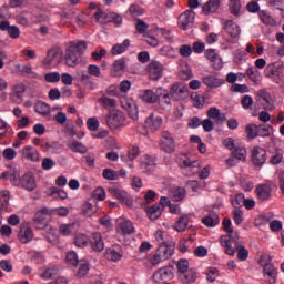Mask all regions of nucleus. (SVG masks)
I'll return each instance as SVG.
<instances>
[{
  "label": "nucleus",
  "mask_w": 284,
  "mask_h": 284,
  "mask_svg": "<svg viewBox=\"0 0 284 284\" xmlns=\"http://www.w3.org/2000/svg\"><path fill=\"white\" fill-rule=\"evenodd\" d=\"M85 50H88V44L83 40H78L72 42V53L75 59L73 63H79L81 61V55L84 54Z\"/></svg>",
  "instance_id": "412c9836"
},
{
  "label": "nucleus",
  "mask_w": 284,
  "mask_h": 284,
  "mask_svg": "<svg viewBox=\"0 0 284 284\" xmlns=\"http://www.w3.org/2000/svg\"><path fill=\"white\" fill-rule=\"evenodd\" d=\"M24 92H26V84L23 82H19L14 84L12 88V94L14 97H18V99H21Z\"/></svg>",
  "instance_id": "864d4df0"
},
{
  "label": "nucleus",
  "mask_w": 284,
  "mask_h": 284,
  "mask_svg": "<svg viewBox=\"0 0 284 284\" xmlns=\"http://www.w3.org/2000/svg\"><path fill=\"white\" fill-rule=\"evenodd\" d=\"M170 91L161 87L156 88L155 103H159L161 110H171L172 98H170Z\"/></svg>",
  "instance_id": "1a4fd4ad"
},
{
  "label": "nucleus",
  "mask_w": 284,
  "mask_h": 284,
  "mask_svg": "<svg viewBox=\"0 0 284 284\" xmlns=\"http://www.w3.org/2000/svg\"><path fill=\"white\" fill-rule=\"evenodd\" d=\"M162 125H163V118L154 113L149 115L144 122L145 130H149L150 132H156L158 130H161Z\"/></svg>",
  "instance_id": "a211bd4d"
},
{
  "label": "nucleus",
  "mask_w": 284,
  "mask_h": 284,
  "mask_svg": "<svg viewBox=\"0 0 284 284\" xmlns=\"http://www.w3.org/2000/svg\"><path fill=\"white\" fill-rule=\"evenodd\" d=\"M173 201L179 202L185 199V190L183 187H175L171 191Z\"/></svg>",
  "instance_id": "8fccbe9b"
},
{
  "label": "nucleus",
  "mask_w": 284,
  "mask_h": 284,
  "mask_svg": "<svg viewBox=\"0 0 284 284\" xmlns=\"http://www.w3.org/2000/svg\"><path fill=\"white\" fill-rule=\"evenodd\" d=\"M272 125H265V124H261L257 125V136H270V134H272Z\"/></svg>",
  "instance_id": "13d9d810"
},
{
  "label": "nucleus",
  "mask_w": 284,
  "mask_h": 284,
  "mask_svg": "<svg viewBox=\"0 0 284 284\" xmlns=\"http://www.w3.org/2000/svg\"><path fill=\"white\" fill-rule=\"evenodd\" d=\"M22 77H28V79H39V73L32 70V65H23L21 70Z\"/></svg>",
  "instance_id": "de8ad7c7"
},
{
  "label": "nucleus",
  "mask_w": 284,
  "mask_h": 284,
  "mask_svg": "<svg viewBox=\"0 0 284 284\" xmlns=\"http://www.w3.org/2000/svg\"><path fill=\"white\" fill-rule=\"evenodd\" d=\"M109 194L111 196H114V199H118L120 203H123V205H126V207H132L134 205V199H132V195H130L124 190H121L116 186H111L108 189Z\"/></svg>",
  "instance_id": "6e6552de"
},
{
  "label": "nucleus",
  "mask_w": 284,
  "mask_h": 284,
  "mask_svg": "<svg viewBox=\"0 0 284 284\" xmlns=\"http://www.w3.org/2000/svg\"><path fill=\"white\" fill-rule=\"evenodd\" d=\"M32 239H34V231H32V226H30L28 223L21 224L18 233V240L22 243V245H26L30 243Z\"/></svg>",
  "instance_id": "f3484780"
},
{
  "label": "nucleus",
  "mask_w": 284,
  "mask_h": 284,
  "mask_svg": "<svg viewBox=\"0 0 284 284\" xmlns=\"http://www.w3.org/2000/svg\"><path fill=\"white\" fill-rule=\"evenodd\" d=\"M224 30L230 34V37H232V39H236V37L241 34V28L232 20H227L224 23Z\"/></svg>",
  "instance_id": "72a5a7b5"
},
{
  "label": "nucleus",
  "mask_w": 284,
  "mask_h": 284,
  "mask_svg": "<svg viewBox=\"0 0 284 284\" xmlns=\"http://www.w3.org/2000/svg\"><path fill=\"white\" fill-rule=\"evenodd\" d=\"M89 245L93 250V252H103V250H105V243L103 242L101 233H93L91 239L89 240Z\"/></svg>",
  "instance_id": "b1692460"
},
{
  "label": "nucleus",
  "mask_w": 284,
  "mask_h": 284,
  "mask_svg": "<svg viewBox=\"0 0 284 284\" xmlns=\"http://www.w3.org/2000/svg\"><path fill=\"white\" fill-rule=\"evenodd\" d=\"M220 7H221L220 0H209L206 3L203 4L202 12L203 14L207 16L212 12H216V10H219Z\"/></svg>",
  "instance_id": "c9c22d12"
},
{
  "label": "nucleus",
  "mask_w": 284,
  "mask_h": 284,
  "mask_svg": "<svg viewBox=\"0 0 284 284\" xmlns=\"http://www.w3.org/2000/svg\"><path fill=\"white\" fill-rule=\"evenodd\" d=\"M163 70L164 67L159 61H151L148 65V72L151 81H159L160 79H163Z\"/></svg>",
  "instance_id": "4468645a"
},
{
  "label": "nucleus",
  "mask_w": 284,
  "mask_h": 284,
  "mask_svg": "<svg viewBox=\"0 0 284 284\" xmlns=\"http://www.w3.org/2000/svg\"><path fill=\"white\" fill-rule=\"evenodd\" d=\"M246 77L254 83V85H258L261 81L263 80V75H261V71L256 69L255 67H250L245 71Z\"/></svg>",
  "instance_id": "473e14b6"
},
{
  "label": "nucleus",
  "mask_w": 284,
  "mask_h": 284,
  "mask_svg": "<svg viewBox=\"0 0 284 284\" xmlns=\"http://www.w3.org/2000/svg\"><path fill=\"white\" fill-rule=\"evenodd\" d=\"M258 201H270L272 199V186L268 184H260L255 189Z\"/></svg>",
  "instance_id": "393cba45"
},
{
  "label": "nucleus",
  "mask_w": 284,
  "mask_h": 284,
  "mask_svg": "<svg viewBox=\"0 0 284 284\" xmlns=\"http://www.w3.org/2000/svg\"><path fill=\"white\" fill-rule=\"evenodd\" d=\"M189 219L187 215L181 216L175 223L176 232H185L187 230Z\"/></svg>",
  "instance_id": "3c124183"
},
{
  "label": "nucleus",
  "mask_w": 284,
  "mask_h": 284,
  "mask_svg": "<svg viewBox=\"0 0 284 284\" xmlns=\"http://www.w3.org/2000/svg\"><path fill=\"white\" fill-rule=\"evenodd\" d=\"M180 278L183 284L196 283V280L199 278V271L195 268H190L184 274H181Z\"/></svg>",
  "instance_id": "2f4dec72"
},
{
  "label": "nucleus",
  "mask_w": 284,
  "mask_h": 284,
  "mask_svg": "<svg viewBox=\"0 0 284 284\" xmlns=\"http://www.w3.org/2000/svg\"><path fill=\"white\" fill-rule=\"evenodd\" d=\"M271 262L272 257L270 255H262L260 257V265H262L263 267V274L266 283L274 284L276 283V276L278 274V271L275 266H273Z\"/></svg>",
  "instance_id": "f257e3e1"
},
{
  "label": "nucleus",
  "mask_w": 284,
  "mask_h": 284,
  "mask_svg": "<svg viewBox=\"0 0 284 284\" xmlns=\"http://www.w3.org/2000/svg\"><path fill=\"white\" fill-rule=\"evenodd\" d=\"M235 252H237V258L239 261H247L248 256H250V251H247V248H245V246L243 245H239L235 248Z\"/></svg>",
  "instance_id": "5fc2aeb1"
},
{
  "label": "nucleus",
  "mask_w": 284,
  "mask_h": 284,
  "mask_svg": "<svg viewBox=\"0 0 284 284\" xmlns=\"http://www.w3.org/2000/svg\"><path fill=\"white\" fill-rule=\"evenodd\" d=\"M113 74L114 77H121L125 72V58H120L113 62Z\"/></svg>",
  "instance_id": "ea45409f"
},
{
  "label": "nucleus",
  "mask_w": 284,
  "mask_h": 284,
  "mask_svg": "<svg viewBox=\"0 0 284 284\" xmlns=\"http://www.w3.org/2000/svg\"><path fill=\"white\" fill-rule=\"evenodd\" d=\"M185 92H187V87H185L183 84H179V83L173 84L170 90V94H171L172 99H174L175 101H181V99H183V94H185Z\"/></svg>",
  "instance_id": "7c9ffc66"
},
{
  "label": "nucleus",
  "mask_w": 284,
  "mask_h": 284,
  "mask_svg": "<svg viewBox=\"0 0 284 284\" xmlns=\"http://www.w3.org/2000/svg\"><path fill=\"white\" fill-rule=\"evenodd\" d=\"M2 156L6 161H14L17 159V151L13 148H6L2 151Z\"/></svg>",
  "instance_id": "bf43d9fd"
},
{
  "label": "nucleus",
  "mask_w": 284,
  "mask_h": 284,
  "mask_svg": "<svg viewBox=\"0 0 284 284\" xmlns=\"http://www.w3.org/2000/svg\"><path fill=\"white\" fill-rule=\"evenodd\" d=\"M176 161L181 170H187V168H190L191 170L201 168V163H199V161L196 160H190L187 154H181Z\"/></svg>",
  "instance_id": "4be33fe9"
},
{
  "label": "nucleus",
  "mask_w": 284,
  "mask_h": 284,
  "mask_svg": "<svg viewBox=\"0 0 284 284\" xmlns=\"http://www.w3.org/2000/svg\"><path fill=\"white\" fill-rule=\"evenodd\" d=\"M202 223L205 227H216V225L221 223V217L219 216V213L211 211L202 219Z\"/></svg>",
  "instance_id": "bb28decb"
},
{
  "label": "nucleus",
  "mask_w": 284,
  "mask_h": 284,
  "mask_svg": "<svg viewBox=\"0 0 284 284\" xmlns=\"http://www.w3.org/2000/svg\"><path fill=\"white\" fill-rule=\"evenodd\" d=\"M130 43V39H125L122 43L114 44L111 48V54H113V57H119V54H123V52L128 50Z\"/></svg>",
  "instance_id": "4c0bfd02"
},
{
  "label": "nucleus",
  "mask_w": 284,
  "mask_h": 284,
  "mask_svg": "<svg viewBox=\"0 0 284 284\" xmlns=\"http://www.w3.org/2000/svg\"><path fill=\"white\" fill-rule=\"evenodd\" d=\"M141 153V150L139 146H132L126 154L120 155L121 161H124V163H128V161H134Z\"/></svg>",
  "instance_id": "58836bf2"
},
{
  "label": "nucleus",
  "mask_w": 284,
  "mask_h": 284,
  "mask_svg": "<svg viewBox=\"0 0 284 284\" xmlns=\"http://www.w3.org/2000/svg\"><path fill=\"white\" fill-rule=\"evenodd\" d=\"M74 245L77 247H88L90 245V239L85 234H78L74 237Z\"/></svg>",
  "instance_id": "a18cd8bd"
},
{
  "label": "nucleus",
  "mask_w": 284,
  "mask_h": 284,
  "mask_svg": "<svg viewBox=\"0 0 284 284\" xmlns=\"http://www.w3.org/2000/svg\"><path fill=\"white\" fill-rule=\"evenodd\" d=\"M47 240L49 241V243H59V235H57V230L53 229L52 226L48 227Z\"/></svg>",
  "instance_id": "e2e57ef3"
},
{
  "label": "nucleus",
  "mask_w": 284,
  "mask_h": 284,
  "mask_svg": "<svg viewBox=\"0 0 284 284\" xmlns=\"http://www.w3.org/2000/svg\"><path fill=\"white\" fill-rule=\"evenodd\" d=\"M105 123L110 130H119L125 125V114L119 110H112L106 115Z\"/></svg>",
  "instance_id": "423d86ee"
},
{
  "label": "nucleus",
  "mask_w": 284,
  "mask_h": 284,
  "mask_svg": "<svg viewBox=\"0 0 284 284\" xmlns=\"http://www.w3.org/2000/svg\"><path fill=\"white\" fill-rule=\"evenodd\" d=\"M232 156L233 158H229L226 160V163L229 165H236V162H234V159H236V161H245L247 156V150L243 146H235L232 151Z\"/></svg>",
  "instance_id": "5701e85b"
},
{
  "label": "nucleus",
  "mask_w": 284,
  "mask_h": 284,
  "mask_svg": "<svg viewBox=\"0 0 284 284\" xmlns=\"http://www.w3.org/2000/svg\"><path fill=\"white\" fill-rule=\"evenodd\" d=\"M94 19L98 23H101L102 26H108V23H113V26L123 24V16L116 12L105 13L101 11V9H97L94 13Z\"/></svg>",
  "instance_id": "f03ea898"
},
{
  "label": "nucleus",
  "mask_w": 284,
  "mask_h": 284,
  "mask_svg": "<svg viewBox=\"0 0 284 284\" xmlns=\"http://www.w3.org/2000/svg\"><path fill=\"white\" fill-rule=\"evenodd\" d=\"M138 97L144 103H156V89L155 92L150 89L140 90Z\"/></svg>",
  "instance_id": "c756f323"
},
{
  "label": "nucleus",
  "mask_w": 284,
  "mask_h": 284,
  "mask_svg": "<svg viewBox=\"0 0 284 284\" xmlns=\"http://www.w3.org/2000/svg\"><path fill=\"white\" fill-rule=\"evenodd\" d=\"M204 54L206 59L213 63L214 70H221V68H223V60L219 53H216V50L207 49Z\"/></svg>",
  "instance_id": "a878e982"
},
{
  "label": "nucleus",
  "mask_w": 284,
  "mask_h": 284,
  "mask_svg": "<svg viewBox=\"0 0 284 284\" xmlns=\"http://www.w3.org/2000/svg\"><path fill=\"white\" fill-rule=\"evenodd\" d=\"M244 204H245V194L237 193L234 200L232 201L233 207H235V210H239V207H243Z\"/></svg>",
  "instance_id": "052dcab7"
},
{
  "label": "nucleus",
  "mask_w": 284,
  "mask_h": 284,
  "mask_svg": "<svg viewBox=\"0 0 284 284\" xmlns=\"http://www.w3.org/2000/svg\"><path fill=\"white\" fill-rule=\"evenodd\" d=\"M161 149L163 152H166V154H172L176 151V142L174 141V138H172V133L164 132L162 134Z\"/></svg>",
  "instance_id": "2eb2a0df"
},
{
  "label": "nucleus",
  "mask_w": 284,
  "mask_h": 284,
  "mask_svg": "<svg viewBox=\"0 0 284 284\" xmlns=\"http://www.w3.org/2000/svg\"><path fill=\"white\" fill-rule=\"evenodd\" d=\"M34 110L38 114H41V116H48V114H50V105L44 102L36 103Z\"/></svg>",
  "instance_id": "49530a36"
},
{
  "label": "nucleus",
  "mask_w": 284,
  "mask_h": 284,
  "mask_svg": "<svg viewBox=\"0 0 284 284\" xmlns=\"http://www.w3.org/2000/svg\"><path fill=\"white\" fill-rule=\"evenodd\" d=\"M58 274H59V266L58 265H49L40 274V278H42V281H50V278H52V276H57Z\"/></svg>",
  "instance_id": "e433bc0d"
},
{
  "label": "nucleus",
  "mask_w": 284,
  "mask_h": 284,
  "mask_svg": "<svg viewBox=\"0 0 284 284\" xmlns=\"http://www.w3.org/2000/svg\"><path fill=\"white\" fill-rule=\"evenodd\" d=\"M0 210L2 212H10V191H0Z\"/></svg>",
  "instance_id": "f704fd0d"
},
{
  "label": "nucleus",
  "mask_w": 284,
  "mask_h": 284,
  "mask_svg": "<svg viewBox=\"0 0 284 284\" xmlns=\"http://www.w3.org/2000/svg\"><path fill=\"white\" fill-rule=\"evenodd\" d=\"M220 243L225 248V254H229V256H234L236 254V248L240 245L239 233L222 235L220 237Z\"/></svg>",
  "instance_id": "39448f33"
},
{
  "label": "nucleus",
  "mask_w": 284,
  "mask_h": 284,
  "mask_svg": "<svg viewBox=\"0 0 284 284\" xmlns=\"http://www.w3.org/2000/svg\"><path fill=\"white\" fill-rule=\"evenodd\" d=\"M195 17L196 13L192 10H186L184 13H182L178 19L180 30H190V28H193Z\"/></svg>",
  "instance_id": "9b49d317"
},
{
  "label": "nucleus",
  "mask_w": 284,
  "mask_h": 284,
  "mask_svg": "<svg viewBox=\"0 0 284 284\" xmlns=\"http://www.w3.org/2000/svg\"><path fill=\"white\" fill-rule=\"evenodd\" d=\"M20 187L27 190L28 192H33L37 190V180L34 179V174L32 172L24 173L20 179Z\"/></svg>",
  "instance_id": "6ab92c4d"
},
{
  "label": "nucleus",
  "mask_w": 284,
  "mask_h": 284,
  "mask_svg": "<svg viewBox=\"0 0 284 284\" xmlns=\"http://www.w3.org/2000/svg\"><path fill=\"white\" fill-rule=\"evenodd\" d=\"M104 257L112 263H119V261L123 258V247L119 244H114L105 248Z\"/></svg>",
  "instance_id": "ddd939ff"
},
{
  "label": "nucleus",
  "mask_w": 284,
  "mask_h": 284,
  "mask_svg": "<svg viewBox=\"0 0 284 284\" xmlns=\"http://www.w3.org/2000/svg\"><path fill=\"white\" fill-rule=\"evenodd\" d=\"M116 232L121 234V236H130L136 232V229L134 227V223L130 220H118Z\"/></svg>",
  "instance_id": "dca6fc26"
},
{
  "label": "nucleus",
  "mask_w": 284,
  "mask_h": 284,
  "mask_svg": "<svg viewBox=\"0 0 284 284\" xmlns=\"http://www.w3.org/2000/svg\"><path fill=\"white\" fill-rule=\"evenodd\" d=\"M50 219V212L48 209H41L34 215V223L38 230H44L48 227V220Z\"/></svg>",
  "instance_id": "aec40b11"
},
{
  "label": "nucleus",
  "mask_w": 284,
  "mask_h": 284,
  "mask_svg": "<svg viewBox=\"0 0 284 284\" xmlns=\"http://www.w3.org/2000/svg\"><path fill=\"white\" fill-rule=\"evenodd\" d=\"M102 176L106 181H116V179H119V173L112 169H104L102 172Z\"/></svg>",
  "instance_id": "6e6d98bb"
},
{
  "label": "nucleus",
  "mask_w": 284,
  "mask_h": 284,
  "mask_svg": "<svg viewBox=\"0 0 284 284\" xmlns=\"http://www.w3.org/2000/svg\"><path fill=\"white\" fill-rule=\"evenodd\" d=\"M72 152H78L79 154H85L88 152V146L83 142L72 140Z\"/></svg>",
  "instance_id": "09e8293b"
},
{
  "label": "nucleus",
  "mask_w": 284,
  "mask_h": 284,
  "mask_svg": "<svg viewBox=\"0 0 284 284\" xmlns=\"http://www.w3.org/2000/svg\"><path fill=\"white\" fill-rule=\"evenodd\" d=\"M174 255V246L172 244H162L159 245L155 254L151 258V264L153 267H156L163 261H168V258Z\"/></svg>",
  "instance_id": "20e7f679"
},
{
  "label": "nucleus",
  "mask_w": 284,
  "mask_h": 284,
  "mask_svg": "<svg viewBox=\"0 0 284 284\" xmlns=\"http://www.w3.org/2000/svg\"><path fill=\"white\" fill-rule=\"evenodd\" d=\"M140 168L145 174L154 172V168H156V164L154 163V158L150 155H143L141 158Z\"/></svg>",
  "instance_id": "cd10ccee"
},
{
  "label": "nucleus",
  "mask_w": 284,
  "mask_h": 284,
  "mask_svg": "<svg viewBox=\"0 0 284 284\" xmlns=\"http://www.w3.org/2000/svg\"><path fill=\"white\" fill-rule=\"evenodd\" d=\"M283 161V151L277 150L270 159L272 165H278Z\"/></svg>",
  "instance_id": "774afa93"
},
{
  "label": "nucleus",
  "mask_w": 284,
  "mask_h": 284,
  "mask_svg": "<svg viewBox=\"0 0 284 284\" xmlns=\"http://www.w3.org/2000/svg\"><path fill=\"white\" fill-rule=\"evenodd\" d=\"M123 108L126 110L130 119H132L133 121H139V110L136 109V104L126 102Z\"/></svg>",
  "instance_id": "c03bdc74"
},
{
  "label": "nucleus",
  "mask_w": 284,
  "mask_h": 284,
  "mask_svg": "<svg viewBox=\"0 0 284 284\" xmlns=\"http://www.w3.org/2000/svg\"><path fill=\"white\" fill-rule=\"evenodd\" d=\"M163 210L159 204H154L151 207L146 210V214L150 219V221H156L162 214Z\"/></svg>",
  "instance_id": "79ce46f5"
},
{
  "label": "nucleus",
  "mask_w": 284,
  "mask_h": 284,
  "mask_svg": "<svg viewBox=\"0 0 284 284\" xmlns=\"http://www.w3.org/2000/svg\"><path fill=\"white\" fill-rule=\"evenodd\" d=\"M47 83H59L61 81V74L57 71L49 72L44 75Z\"/></svg>",
  "instance_id": "4d7b16f0"
},
{
  "label": "nucleus",
  "mask_w": 284,
  "mask_h": 284,
  "mask_svg": "<svg viewBox=\"0 0 284 284\" xmlns=\"http://www.w3.org/2000/svg\"><path fill=\"white\" fill-rule=\"evenodd\" d=\"M72 265L78 267L77 277L83 278L90 272V264L85 260H79V255L72 252Z\"/></svg>",
  "instance_id": "f8f14e48"
},
{
  "label": "nucleus",
  "mask_w": 284,
  "mask_h": 284,
  "mask_svg": "<svg viewBox=\"0 0 284 284\" xmlns=\"http://www.w3.org/2000/svg\"><path fill=\"white\" fill-rule=\"evenodd\" d=\"M246 134L248 139H256V136H258V125H255V124L247 125Z\"/></svg>",
  "instance_id": "69168bd1"
},
{
  "label": "nucleus",
  "mask_w": 284,
  "mask_h": 284,
  "mask_svg": "<svg viewBox=\"0 0 284 284\" xmlns=\"http://www.w3.org/2000/svg\"><path fill=\"white\" fill-rule=\"evenodd\" d=\"M63 61V51L61 49H51L47 52L42 63L45 68H58Z\"/></svg>",
  "instance_id": "0eeeda50"
},
{
  "label": "nucleus",
  "mask_w": 284,
  "mask_h": 284,
  "mask_svg": "<svg viewBox=\"0 0 284 284\" xmlns=\"http://www.w3.org/2000/svg\"><path fill=\"white\" fill-rule=\"evenodd\" d=\"M97 212V209H94V206L87 202L83 206H82V214L84 216H93V214Z\"/></svg>",
  "instance_id": "338daca9"
},
{
  "label": "nucleus",
  "mask_w": 284,
  "mask_h": 284,
  "mask_svg": "<svg viewBox=\"0 0 284 284\" xmlns=\"http://www.w3.org/2000/svg\"><path fill=\"white\" fill-rule=\"evenodd\" d=\"M229 8L231 14L239 17L241 14V0H230Z\"/></svg>",
  "instance_id": "603ef678"
},
{
  "label": "nucleus",
  "mask_w": 284,
  "mask_h": 284,
  "mask_svg": "<svg viewBox=\"0 0 284 284\" xmlns=\"http://www.w3.org/2000/svg\"><path fill=\"white\" fill-rule=\"evenodd\" d=\"M258 18H260V21L264 23V26H276V19L272 18L270 12L265 10H261L258 12Z\"/></svg>",
  "instance_id": "37998d69"
},
{
  "label": "nucleus",
  "mask_w": 284,
  "mask_h": 284,
  "mask_svg": "<svg viewBox=\"0 0 284 284\" xmlns=\"http://www.w3.org/2000/svg\"><path fill=\"white\" fill-rule=\"evenodd\" d=\"M21 154L23 159H27V161H31L32 163H37L39 161V151L33 146L22 148Z\"/></svg>",
  "instance_id": "c85d7f7f"
},
{
  "label": "nucleus",
  "mask_w": 284,
  "mask_h": 284,
  "mask_svg": "<svg viewBox=\"0 0 284 284\" xmlns=\"http://www.w3.org/2000/svg\"><path fill=\"white\" fill-rule=\"evenodd\" d=\"M241 105L244 110H251L254 105V98L252 95H243L241 98Z\"/></svg>",
  "instance_id": "680f3d73"
},
{
  "label": "nucleus",
  "mask_w": 284,
  "mask_h": 284,
  "mask_svg": "<svg viewBox=\"0 0 284 284\" xmlns=\"http://www.w3.org/2000/svg\"><path fill=\"white\" fill-rule=\"evenodd\" d=\"M284 63L281 61L268 64L264 70L266 79H271L277 85L283 81Z\"/></svg>",
  "instance_id": "7ed1b4c3"
},
{
  "label": "nucleus",
  "mask_w": 284,
  "mask_h": 284,
  "mask_svg": "<svg viewBox=\"0 0 284 284\" xmlns=\"http://www.w3.org/2000/svg\"><path fill=\"white\" fill-rule=\"evenodd\" d=\"M251 161L256 168H263L267 163V151L261 146H254L251 153Z\"/></svg>",
  "instance_id": "9d476101"
},
{
  "label": "nucleus",
  "mask_w": 284,
  "mask_h": 284,
  "mask_svg": "<svg viewBox=\"0 0 284 284\" xmlns=\"http://www.w3.org/2000/svg\"><path fill=\"white\" fill-rule=\"evenodd\" d=\"M204 85L207 88H221L223 85V80L214 77V75H206L202 79Z\"/></svg>",
  "instance_id": "a19ab883"
},
{
  "label": "nucleus",
  "mask_w": 284,
  "mask_h": 284,
  "mask_svg": "<svg viewBox=\"0 0 284 284\" xmlns=\"http://www.w3.org/2000/svg\"><path fill=\"white\" fill-rule=\"evenodd\" d=\"M176 268L180 272V274H185L190 270V262L187 260H179L176 264Z\"/></svg>",
  "instance_id": "0e129e2a"
}]
</instances>
